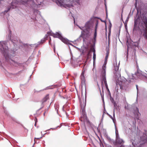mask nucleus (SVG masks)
I'll return each instance as SVG.
<instances>
[{"label":"nucleus","instance_id":"obj_1","mask_svg":"<svg viewBox=\"0 0 147 147\" xmlns=\"http://www.w3.org/2000/svg\"><path fill=\"white\" fill-rule=\"evenodd\" d=\"M69 1L70 0H68V1L67 0H63V1L58 0L57 2V3L58 5L63 6L65 7H70L71 5L70 4V2Z\"/></svg>","mask_w":147,"mask_h":147},{"label":"nucleus","instance_id":"obj_2","mask_svg":"<svg viewBox=\"0 0 147 147\" xmlns=\"http://www.w3.org/2000/svg\"><path fill=\"white\" fill-rule=\"evenodd\" d=\"M52 35L54 38H59V36H62L60 33L59 32H56V33H53Z\"/></svg>","mask_w":147,"mask_h":147},{"label":"nucleus","instance_id":"obj_3","mask_svg":"<svg viewBox=\"0 0 147 147\" xmlns=\"http://www.w3.org/2000/svg\"><path fill=\"white\" fill-rule=\"evenodd\" d=\"M59 38L63 42L67 43L68 42L66 38H63L62 36H59Z\"/></svg>","mask_w":147,"mask_h":147},{"label":"nucleus","instance_id":"obj_4","mask_svg":"<svg viewBox=\"0 0 147 147\" xmlns=\"http://www.w3.org/2000/svg\"><path fill=\"white\" fill-rule=\"evenodd\" d=\"M93 58L94 60V62L96 59V54H95V51L94 50L93 51Z\"/></svg>","mask_w":147,"mask_h":147},{"label":"nucleus","instance_id":"obj_5","mask_svg":"<svg viewBox=\"0 0 147 147\" xmlns=\"http://www.w3.org/2000/svg\"><path fill=\"white\" fill-rule=\"evenodd\" d=\"M49 99V96L48 95H47L44 98V101H46Z\"/></svg>","mask_w":147,"mask_h":147},{"label":"nucleus","instance_id":"obj_6","mask_svg":"<svg viewBox=\"0 0 147 147\" xmlns=\"http://www.w3.org/2000/svg\"><path fill=\"white\" fill-rule=\"evenodd\" d=\"M104 84H105V87H106V88H108V86H107V82L106 81H105V82H104Z\"/></svg>","mask_w":147,"mask_h":147},{"label":"nucleus","instance_id":"obj_7","mask_svg":"<svg viewBox=\"0 0 147 147\" xmlns=\"http://www.w3.org/2000/svg\"><path fill=\"white\" fill-rule=\"evenodd\" d=\"M94 38H96V30H95V33H94Z\"/></svg>","mask_w":147,"mask_h":147},{"label":"nucleus","instance_id":"obj_8","mask_svg":"<svg viewBox=\"0 0 147 147\" xmlns=\"http://www.w3.org/2000/svg\"><path fill=\"white\" fill-rule=\"evenodd\" d=\"M105 81H106V79L105 78H104L102 81V83L103 84V82H104Z\"/></svg>","mask_w":147,"mask_h":147},{"label":"nucleus","instance_id":"obj_9","mask_svg":"<svg viewBox=\"0 0 147 147\" xmlns=\"http://www.w3.org/2000/svg\"><path fill=\"white\" fill-rule=\"evenodd\" d=\"M108 57V55H107L105 58V59H107Z\"/></svg>","mask_w":147,"mask_h":147},{"label":"nucleus","instance_id":"obj_10","mask_svg":"<svg viewBox=\"0 0 147 147\" xmlns=\"http://www.w3.org/2000/svg\"><path fill=\"white\" fill-rule=\"evenodd\" d=\"M136 88H137V89H138V86L136 85Z\"/></svg>","mask_w":147,"mask_h":147}]
</instances>
